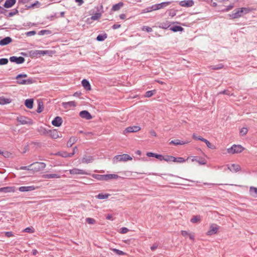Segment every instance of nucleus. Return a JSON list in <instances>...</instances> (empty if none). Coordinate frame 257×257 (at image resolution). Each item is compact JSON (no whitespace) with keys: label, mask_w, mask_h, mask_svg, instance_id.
Returning a JSON list of instances; mask_svg holds the SVG:
<instances>
[{"label":"nucleus","mask_w":257,"mask_h":257,"mask_svg":"<svg viewBox=\"0 0 257 257\" xmlns=\"http://www.w3.org/2000/svg\"><path fill=\"white\" fill-rule=\"evenodd\" d=\"M24 231L26 232H29V233L33 232V229L31 227H27V228H25L24 229Z\"/></svg>","instance_id":"obj_61"},{"label":"nucleus","mask_w":257,"mask_h":257,"mask_svg":"<svg viewBox=\"0 0 257 257\" xmlns=\"http://www.w3.org/2000/svg\"><path fill=\"white\" fill-rule=\"evenodd\" d=\"M107 37V35L106 34H99L97 36V37H96V40L98 41H104L105 39H106Z\"/></svg>","instance_id":"obj_35"},{"label":"nucleus","mask_w":257,"mask_h":257,"mask_svg":"<svg viewBox=\"0 0 257 257\" xmlns=\"http://www.w3.org/2000/svg\"><path fill=\"white\" fill-rule=\"evenodd\" d=\"M141 130V127L139 126H131L126 127L123 131V134L126 135L127 133H136Z\"/></svg>","instance_id":"obj_6"},{"label":"nucleus","mask_w":257,"mask_h":257,"mask_svg":"<svg viewBox=\"0 0 257 257\" xmlns=\"http://www.w3.org/2000/svg\"><path fill=\"white\" fill-rule=\"evenodd\" d=\"M170 29L174 32H182L184 30V29L182 27H181V26H175L174 27H172L170 28Z\"/></svg>","instance_id":"obj_32"},{"label":"nucleus","mask_w":257,"mask_h":257,"mask_svg":"<svg viewBox=\"0 0 257 257\" xmlns=\"http://www.w3.org/2000/svg\"><path fill=\"white\" fill-rule=\"evenodd\" d=\"M248 132V130L246 127H242L240 130V134L241 136H244Z\"/></svg>","instance_id":"obj_48"},{"label":"nucleus","mask_w":257,"mask_h":257,"mask_svg":"<svg viewBox=\"0 0 257 257\" xmlns=\"http://www.w3.org/2000/svg\"><path fill=\"white\" fill-rule=\"evenodd\" d=\"M93 177L98 180L106 181L105 175H93Z\"/></svg>","instance_id":"obj_33"},{"label":"nucleus","mask_w":257,"mask_h":257,"mask_svg":"<svg viewBox=\"0 0 257 257\" xmlns=\"http://www.w3.org/2000/svg\"><path fill=\"white\" fill-rule=\"evenodd\" d=\"M192 138L195 139V140H200V141H201L203 142V140H204V138H203L202 137H200V136H197L195 134H193L192 135Z\"/></svg>","instance_id":"obj_51"},{"label":"nucleus","mask_w":257,"mask_h":257,"mask_svg":"<svg viewBox=\"0 0 257 257\" xmlns=\"http://www.w3.org/2000/svg\"><path fill=\"white\" fill-rule=\"evenodd\" d=\"M142 30L143 31H147L148 32H151L153 31L152 28L149 27H147V26H144L142 28Z\"/></svg>","instance_id":"obj_53"},{"label":"nucleus","mask_w":257,"mask_h":257,"mask_svg":"<svg viewBox=\"0 0 257 257\" xmlns=\"http://www.w3.org/2000/svg\"><path fill=\"white\" fill-rule=\"evenodd\" d=\"M111 249L118 255H123L125 254V253L124 252L119 249L116 248H111Z\"/></svg>","instance_id":"obj_43"},{"label":"nucleus","mask_w":257,"mask_h":257,"mask_svg":"<svg viewBox=\"0 0 257 257\" xmlns=\"http://www.w3.org/2000/svg\"><path fill=\"white\" fill-rule=\"evenodd\" d=\"M70 174L72 175H89L85 170L78 168H73L69 170Z\"/></svg>","instance_id":"obj_7"},{"label":"nucleus","mask_w":257,"mask_h":257,"mask_svg":"<svg viewBox=\"0 0 257 257\" xmlns=\"http://www.w3.org/2000/svg\"><path fill=\"white\" fill-rule=\"evenodd\" d=\"M82 85L83 87L87 90H89L91 89L90 84L88 81L86 79L82 80L81 82Z\"/></svg>","instance_id":"obj_25"},{"label":"nucleus","mask_w":257,"mask_h":257,"mask_svg":"<svg viewBox=\"0 0 257 257\" xmlns=\"http://www.w3.org/2000/svg\"><path fill=\"white\" fill-rule=\"evenodd\" d=\"M12 39L10 37H7L5 38L2 39L0 41V45L1 46H5L9 44L11 42H12Z\"/></svg>","instance_id":"obj_21"},{"label":"nucleus","mask_w":257,"mask_h":257,"mask_svg":"<svg viewBox=\"0 0 257 257\" xmlns=\"http://www.w3.org/2000/svg\"><path fill=\"white\" fill-rule=\"evenodd\" d=\"M79 115L81 117L89 120L92 118L90 113L87 110H83L80 112Z\"/></svg>","instance_id":"obj_15"},{"label":"nucleus","mask_w":257,"mask_h":257,"mask_svg":"<svg viewBox=\"0 0 257 257\" xmlns=\"http://www.w3.org/2000/svg\"><path fill=\"white\" fill-rule=\"evenodd\" d=\"M228 169L233 173H236L240 170V167L239 165L232 164L230 165H227Z\"/></svg>","instance_id":"obj_14"},{"label":"nucleus","mask_w":257,"mask_h":257,"mask_svg":"<svg viewBox=\"0 0 257 257\" xmlns=\"http://www.w3.org/2000/svg\"><path fill=\"white\" fill-rule=\"evenodd\" d=\"M176 10H175L174 9L168 10V14L169 16L171 17H174L176 15Z\"/></svg>","instance_id":"obj_47"},{"label":"nucleus","mask_w":257,"mask_h":257,"mask_svg":"<svg viewBox=\"0 0 257 257\" xmlns=\"http://www.w3.org/2000/svg\"><path fill=\"white\" fill-rule=\"evenodd\" d=\"M156 154L152 152H148L147 153V156L149 157H155Z\"/></svg>","instance_id":"obj_60"},{"label":"nucleus","mask_w":257,"mask_h":257,"mask_svg":"<svg viewBox=\"0 0 257 257\" xmlns=\"http://www.w3.org/2000/svg\"><path fill=\"white\" fill-rule=\"evenodd\" d=\"M35 187L34 186H21L19 188V190L21 192H28L34 190Z\"/></svg>","instance_id":"obj_20"},{"label":"nucleus","mask_w":257,"mask_h":257,"mask_svg":"<svg viewBox=\"0 0 257 257\" xmlns=\"http://www.w3.org/2000/svg\"><path fill=\"white\" fill-rule=\"evenodd\" d=\"M16 3V0H6L4 7L6 8L12 7Z\"/></svg>","instance_id":"obj_28"},{"label":"nucleus","mask_w":257,"mask_h":257,"mask_svg":"<svg viewBox=\"0 0 257 257\" xmlns=\"http://www.w3.org/2000/svg\"><path fill=\"white\" fill-rule=\"evenodd\" d=\"M128 230H129L127 228L123 227L120 229V233L122 234L126 233L128 231Z\"/></svg>","instance_id":"obj_55"},{"label":"nucleus","mask_w":257,"mask_h":257,"mask_svg":"<svg viewBox=\"0 0 257 257\" xmlns=\"http://www.w3.org/2000/svg\"><path fill=\"white\" fill-rule=\"evenodd\" d=\"M46 164L43 162H35L32 164V170L38 172L46 167Z\"/></svg>","instance_id":"obj_4"},{"label":"nucleus","mask_w":257,"mask_h":257,"mask_svg":"<svg viewBox=\"0 0 257 257\" xmlns=\"http://www.w3.org/2000/svg\"><path fill=\"white\" fill-rule=\"evenodd\" d=\"M62 119L60 116H56L52 121V124L55 126H60L62 123Z\"/></svg>","instance_id":"obj_17"},{"label":"nucleus","mask_w":257,"mask_h":257,"mask_svg":"<svg viewBox=\"0 0 257 257\" xmlns=\"http://www.w3.org/2000/svg\"><path fill=\"white\" fill-rule=\"evenodd\" d=\"M27 75L26 74H20L16 77V79L17 80V83L19 84H32L33 82V80L32 78L28 79H21V78H26Z\"/></svg>","instance_id":"obj_1"},{"label":"nucleus","mask_w":257,"mask_h":257,"mask_svg":"<svg viewBox=\"0 0 257 257\" xmlns=\"http://www.w3.org/2000/svg\"><path fill=\"white\" fill-rule=\"evenodd\" d=\"M244 10H245V9L243 8L241 9H236L234 11V13L229 15V16L231 17V18L232 19H236L240 17Z\"/></svg>","instance_id":"obj_8"},{"label":"nucleus","mask_w":257,"mask_h":257,"mask_svg":"<svg viewBox=\"0 0 257 257\" xmlns=\"http://www.w3.org/2000/svg\"><path fill=\"white\" fill-rule=\"evenodd\" d=\"M233 5H230L228 6H227L226 8L224 9V10H222V11L223 12H228L231 10L233 8Z\"/></svg>","instance_id":"obj_57"},{"label":"nucleus","mask_w":257,"mask_h":257,"mask_svg":"<svg viewBox=\"0 0 257 257\" xmlns=\"http://www.w3.org/2000/svg\"><path fill=\"white\" fill-rule=\"evenodd\" d=\"M123 6V3L120 2L118 4H115L112 8V10L114 11H117L120 9V8Z\"/></svg>","instance_id":"obj_31"},{"label":"nucleus","mask_w":257,"mask_h":257,"mask_svg":"<svg viewBox=\"0 0 257 257\" xmlns=\"http://www.w3.org/2000/svg\"><path fill=\"white\" fill-rule=\"evenodd\" d=\"M42 178L44 179L60 178V176L56 173L46 174L42 175Z\"/></svg>","instance_id":"obj_18"},{"label":"nucleus","mask_w":257,"mask_h":257,"mask_svg":"<svg viewBox=\"0 0 257 257\" xmlns=\"http://www.w3.org/2000/svg\"><path fill=\"white\" fill-rule=\"evenodd\" d=\"M43 104L42 102H38V107L37 110L38 113H40L43 111Z\"/></svg>","instance_id":"obj_44"},{"label":"nucleus","mask_w":257,"mask_h":257,"mask_svg":"<svg viewBox=\"0 0 257 257\" xmlns=\"http://www.w3.org/2000/svg\"><path fill=\"white\" fill-rule=\"evenodd\" d=\"M50 135L53 139H57L59 138V135L56 130H54L50 132Z\"/></svg>","instance_id":"obj_34"},{"label":"nucleus","mask_w":257,"mask_h":257,"mask_svg":"<svg viewBox=\"0 0 257 257\" xmlns=\"http://www.w3.org/2000/svg\"><path fill=\"white\" fill-rule=\"evenodd\" d=\"M8 62L7 58H1L0 59V65H6Z\"/></svg>","instance_id":"obj_49"},{"label":"nucleus","mask_w":257,"mask_h":257,"mask_svg":"<svg viewBox=\"0 0 257 257\" xmlns=\"http://www.w3.org/2000/svg\"><path fill=\"white\" fill-rule=\"evenodd\" d=\"M185 162V160L182 158V157H178L176 158L174 162H177V163H183Z\"/></svg>","instance_id":"obj_50"},{"label":"nucleus","mask_w":257,"mask_h":257,"mask_svg":"<svg viewBox=\"0 0 257 257\" xmlns=\"http://www.w3.org/2000/svg\"><path fill=\"white\" fill-rule=\"evenodd\" d=\"M106 181L111 179H116L120 178L116 174H106L105 175Z\"/></svg>","instance_id":"obj_30"},{"label":"nucleus","mask_w":257,"mask_h":257,"mask_svg":"<svg viewBox=\"0 0 257 257\" xmlns=\"http://www.w3.org/2000/svg\"><path fill=\"white\" fill-rule=\"evenodd\" d=\"M52 51L49 50H32L30 52V55L33 57H37L39 55L52 54Z\"/></svg>","instance_id":"obj_3"},{"label":"nucleus","mask_w":257,"mask_h":257,"mask_svg":"<svg viewBox=\"0 0 257 257\" xmlns=\"http://www.w3.org/2000/svg\"><path fill=\"white\" fill-rule=\"evenodd\" d=\"M17 120L18 122H19L22 124H26L28 123H30V121L29 119H28L27 117L24 116H21L20 117H17Z\"/></svg>","instance_id":"obj_19"},{"label":"nucleus","mask_w":257,"mask_h":257,"mask_svg":"<svg viewBox=\"0 0 257 257\" xmlns=\"http://www.w3.org/2000/svg\"><path fill=\"white\" fill-rule=\"evenodd\" d=\"M133 158L128 155L124 154L122 155H116L112 159L113 163L116 164L118 162H126L132 160Z\"/></svg>","instance_id":"obj_2"},{"label":"nucleus","mask_w":257,"mask_h":257,"mask_svg":"<svg viewBox=\"0 0 257 257\" xmlns=\"http://www.w3.org/2000/svg\"><path fill=\"white\" fill-rule=\"evenodd\" d=\"M62 105L65 108H68L71 107H75L76 106V103L75 101H71L69 102H63L62 103Z\"/></svg>","instance_id":"obj_22"},{"label":"nucleus","mask_w":257,"mask_h":257,"mask_svg":"<svg viewBox=\"0 0 257 257\" xmlns=\"http://www.w3.org/2000/svg\"><path fill=\"white\" fill-rule=\"evenodd\" d=\"M20 169L25 170H32V164L28 166H22L20 167Z\"/></svg>","instance_id":"obj_52"},{"label":"nucleus","mask_w":257,"mask_h":257,"mask_svg":"<svg viewBox=\"0 0 257 257\" xmlns=\"http://www.w3.org/2000/svg\"><path fill=\"white\" fill-rule=\"evenodd\" d=\"M153 11H154V10H153L152 9V6L150 7H148V8H146L145 9H144L143 11V13H149V12H151Z\"/></svg>","instance_id":"obj_54"},{"label":"nucleus","mask_w":257,"mask_h":257,"mask_svg":"<svg viewBox=\"0 0 257 257\" xmlns=\"http://www.w3.org/2000/svg\"><path fill=\"white\" fill-rule=\"evenodd\" d=\"M156 90L148 91L146 92L145 96L146 97H150L156 93Z\"/></svg>","instance_id":"obj_41"},{"label":"nucleus","mask_w":257,"mask_h":257,"mask_svg":"<svg viewBox=\"0 0 257 257\" xmlns=\"http://www.w3.org/2000/svg\"><path fill=\"white\" fill-rule=\"evenodd\" d=\"M5 235L6 236L10 237L13 236V234L11 231H8L5 232Z\"/></svg>","instance_id":"obj_62"},{"label":"nucleus","mask_w":257,"mask_h":257,"mask_svg":"<svg viewBox=\"0 0 257 257\" xmlns=\"http://www.w3.org/2000/svg\"><path fill=\"white\" fill-rule=\"evenodd\" d=\"M171 3V2H166L158 4H155L152 6V9L153 10H154V11L158 10L167 7Z\"/></svg>","instance_id":"obj_10"},{"label":"nucleus","mask_w":257,"mask_h":257,"mask_svg":"<svg viewBox=\"0 0 257 257\" xmlns=\"http://www.w3.org/2000/svg\"><path fill=\"white\" fill-rule=\"evenodd\" d=\"M36 33V32L35 31H29L27 33V35L28 36H31L35 35Z\"/></svg>","instance_id":"obj_59"},{"label":"nucleus","mask_w":257,"mask_h":257,"mask_svg":"<svg viewBox=\"0 0 257 257\" xmlns=\"http://www.w3.org/2000/svg\"><path fill=\"white\" fill-rule=\"evenodd\" d=\"M77 141V139L76 137H71L67 143V146L68 147H71L72 146L75 144Z\"/></svg>","instance_id":"obj_27"},{"label":"nucleus","mask_w":257,"mask_h":257,"mask_svg":"<svg viewBox=\"0 0 257 257\" xmlns=\"http://www.w3.org/2000/svg\"><path fill=\"white\" fill-rule=\"evenodd\" d=\"M10 99L0 97V104H5L10 103Z\"/></svg>","instance_id":"obj_38"},{"label":"nucleus","mask_w":257,"mask_h":257,"mask_svg":"<svg viewBox=\"0 0 257 257\" xmlns=\"http://www.w3.org/2000/svg\"><path fill=\"white\" fill-rule=\"evenodd\" d=\"M86 221L88 224H94L96 222V221L94 219H93L92 218H89V217L86 218Z\"/></svg>","instance_id":"obj_46"},{"label":"nucleus","mask_w":257,"mask_h":257,"mask_svg":"<svg viewBox=\"0 0 257 257\" xmlns=\"http://www.w3.org/2000/svg\"><path fill=\"white\" fill-rule=\"evenodd\" d=\"M25 104L28 108L31 109L33 106V99H28L25 100Z\"/></svg>","instance_id":"obj_29"},{"label":"nucleus","mask_w":257,"mask_h":257,"mask_svg":"<svg viewBox=\"0 0 257 257\" xmlns=\"http://www.w3.org/2000/svg\"><path fill=\"white\" fill-rule=\"evenodd\" d=\"M77 150V147H74V152H72V153H68L66 152H59L57 153H56V155L60 156L64 158L66 157H71L73 156L76 153V151Z\"/></svg>","instance_id":"obj_9"},{"label":"nucleus","mask_w":257,"mask_h":257,"mask_svg":"<svg viewBox=\"0 0 257 257\" xmlns=\"http://www.w3.org/2000/svg\"><path fill=\"white\" fill-rule=\"evenodd\" d=\"M158 247V244H154L151 247V249L152 251L155 250Z\"/></svg>","instance_id":"obj_64"},{"label":"nucleus","mask_w":257,"mask_h":257,"mask_svg":"<svg viewBox=\"0 0 257 257\" xmlns=\"http://www.w3.org/2000/svg\"><path fill=\"white\" fill-rule=\"evenodd\" d=\"M200 220V216L196 215V216H193V217L191 219V222L193 223H195L198 222H199Z\"/></svg>","instance_id":"obj_42"},{"label":"nucleus","mask_w":257,"mask_h":257,"mask_svg":"<svg viewBox=\"0 0 257 257\" xmlns=\"http://www.w3.org/2000/svg\"><path fill=\"white\" fill-rule=\"evenodd\" d=\"M155 158H156L157 159H158L161 161H162V160H164V156H163L161 155L156 154Z\"/></svg>","instance_id":"obj_58"},{"label":"nucleus","mask_w":257,"mask_h":257,"mask_svg":"<svg viewBox=\"0 0 257 257\" xmlns=\"http://www.w3.org/2000/svg\"><path fill=\"white\" fill-rule=\"evenodd\" d=\"M223 67V65L222 64H219L216 65H212V66H210V67L211 69H212V70H218V69H221Z\"/></svg>","instance_id":"obj_40"},{"label":"nucleus","mask_w":257,"mask_h":257,"mask_svg":"<svg viewBox=\"0 0 257 257\" xmlns=\"http://www.w3.org/2000/svg\"><path fill=\"white\" fill-rule=\"evenodd\" d=\"M250 195L254 198H257V188L251 186L249 188Z\"/></svg>","instance_id":"obj_24"},{"label":"nucleus","mask_w":257,"mask_h":257,"mask_svg":"<svg viewBox=\"0 0 257 257\" xmlns=\"http://www.w3.org/2000/svg\"><path fill=\"white\" fill-rule=\"evenodd\" d=\"M243 150V148L240 145H233L231 148L227 149V152L229 154L239 153Z\"/></svg>","instance_id":"obj_5"},{"label":"nucleus","mask_w":257,"mask_h":257,"mask_svg":"<svg viewBox=\"0 0 257 257\" xmlns=\"http://www.w3.org/2000/svg\"><path fill=\"white\" fill-rule=\"evenodd\" d=\"M120 25L119 24H114L112 26V28L114 29V30H115V29H118L120 27Z\"/></svg>","instance_id":"obj_63"},{"label":"nucleus","mask_w":257,"mask_h":257,"mask_svg":"<svg viewBox=\"0 0 257 257\" xmlns=\"http://www.w3.org/2000/svg\"><path fill=\"white\" fill-rule=\"evenodd\" d=\"M203 142H204L206 145H207V147L211 149H215L216 148L215 146L213 145H212L208 140L206 139H205L203 140Z\"/></svg>","instance_id":"obj_39"},{"label":"nucleus","mask_w":257,"mask_h":257,"mask_svg":"<svg viewBox=\"0 0 257 257\" xmlns=\"http://www.w3.org/2000/svg\"><path fill=\"white\" fill-rule=\"evenodd\" d=\"M189 142H190L189 141H180L179 140H176L171 141L170 142V144H174V145H178L186 144L189 143Z\"/></svg>","instance_id":"obj_26"},{"label":"nucleus","mask_w":257,"mask_h":257,"mask_svg":"<svg viewBox=\"0 0 257 257\" xmlns=\"http://www.w3.org/2000/svg\"><path fill=\"white\" fill-rule=\"evenodd\" d=\"M179 4L181 7L189 8L194 5V2L193 0H184L179 2Z\"/></svg>","instance_id":"obj_11"},{"label":"nucleus","mask_w":257,"mask_h":257,"mask_svg":"<svg viewBox=\"0 0 257 257\" xmlns=\"http://www.w3.org/2000/svg\"><path fill=\"white\" fill-rule=\"evenodd\" d=\"M175 157L171 156H164V160L166 162H174Z\"/></svg>","instance_id":"obj_37"},{"label":"nucleus","mask_w":257,"mask_h":257,"mask_svg":"<svg viewBox=\"0 0 257 257\" xmlns=\"http://www.w3.org/2000/svg\"><path fill=\"white\" fill-rule=\"evenodd\" d=\"M16 191V187L14 186H7L5 187L0 188V192L11 193L14 192Z\"/></svg>","instance_id":"obj_13"},{"label":"nucleus","mask_w":257,"mask_h":257,"mask_svg":"<svg viewBox=\"0 0 257 257\" xmlns=\"http://www.w3.org/2000/svg\"><path fill=\"white\" fill-rule=\"evenodd\" d=\"M218 227L216 224H212L210 227V229L207 231V235H211L217 233Z\"/></svg>","instance_id":"obj_16"},{"label":"nucleus","mask_w":257,"mask_h":257,"mask_svg":"<svg viewBox=\"0 0 257 257\" xmlns=\"http://www.w3.org/2000/svg\"><path fill=\"white\" fill-rule=\"evenodd\" d=\"M93 160L94 159L92 156H86L83 157V158L82 159V163L88 164V163L92 162L93 161Z\"/></svg>","instance_id":"obj_23"},{"label":"nucleus","mask_w":257,"mask_h":257,"mask_svg":"<svg viewBox=\"0 0 257 257\" xmlns=\"http://www.w3.org/2000/svg\"><path fill=\"white\" fill-rule=\"evenodd\" d=\"M218 94H226L227 95H232V94L230 93V92L227 90H225L222 91H221V92H219Z\"/></svg>","instance_id":"obj_56"},{"label":"nucleus","mask_w":257,"mask_h":257,"mask_svg":"<svg viewBox=\"0 0 257 257\" xmlns=\"http://www.w3.org/2000/svg\"><path fill=\"white\" fill-rule=\"evenodd\" d=\"M101 14L100 13H96L94 15L92 16L91 17V19L95 21L99 19L101 17Z\"/></svg>","instance_id":"obj_45"},{"label":"nucleus","mask_w":257,"mask_h":257,"mask_svg":"<svg viewBox=\"0 0 257 257\" xmlns=\"http://www.w3.org/2000/svg\"><path fill=\"white\" fill-rule=\"evenodd\" d=\"M109 195H110L109 194H103L102 193H99L96 196V197L99 199H107Z\"/></svg>","instance_id":"obj_36"},{"label":"nucleus","mask_w":257,"mask_h":257,"mask_svg":"<svg viewBox=\"0 0 257 257\" xmlns=\"http://www.w3.org/2000/svg\"><path fill=\"white\" fill-rule=\"evenodd\" d=\"M10 61L11 62H14L16 63L17 64H20L23 63L25 59L23 57H16V56H12L10 58Z\"/></svg>","instance_id":"obj_12"}]
</instances>
